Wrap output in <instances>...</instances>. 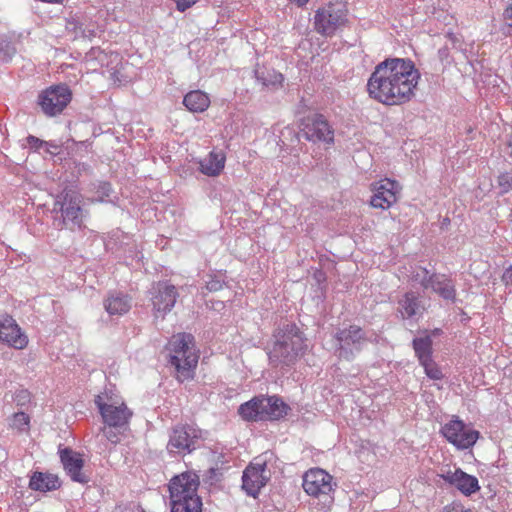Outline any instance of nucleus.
I'll list each match as a JSON object with an SVG mask.
<instances>
[{
  "instance_id": "f257e3e1",
  "label": "nucleus",
  "mask_w": 512,
  "mask_h": 512,
  "mask_svg": "<svg viewBox=\"0 0 512 512\" xmlns=\"http://www.w3.org/2000/svg\"><path fill=\"white\" fill-rule=\"evenodd\" d=\"M420 73L408 58H387L375 66L367 81V92L375 101L393 106L409 102L415 95Z\"/></svg>"
},
{
  "instance_id": "f03ea898",
  "label": "nucleus",
  "mask_w": 512,
  "mask_h": 512,
  "mask_svg": "<svg viewBox=\"0 0 512 512\" xmlns=\"http://www.w3.org/2000/svg\"><path fill=\"white\" fill-rule=\"evenodd\" d=\"M273 345L268 351L273 367H289L302 356L307 348L303 333L294 323H283L273 334Z\"/></svg>"
},
{
  "instance_id": "7ed1b4c3",
  "label": "nucleus",
  "mask_w": 512,
  "mask_h": 512,
  "mask_svg": "<svg viewBox=\"0 0 512 512\" xmlns=\"http://www.w3.org/2000/svg\"><path fill=\"white\" fill-rule=\"evenodd\" d=\"M167 349L169 363L175 368L177 379L183 382L192 378L199 359L194 337L189 333L173 335Z\"/></svg>"
},
{
  "instance_id": "20e7f679",
  "label": "nucleus",
  "mask_w": 512,
  "mask_h": 512,
  "mask_svg": "<svg viewBox=\"0 0 512 512\" xmlns=\"http://www.w3.org/2000/svg\"><path fill=\"white\" fill-rule=\"evenodd\" d=\"M199 478L193 473H182L169 483L171 512H202L198 496Z\"/></svg>"
},
{
  "instance_id": "39448f33",
  "label": "nucleus",
  "mask_w": 512,
  "mask_h": 512,
  "mask_svg": "<svg viewBox=\"0 0 512 512\" xmlns=\"http://www.w3.org/2000/svg\"><path fill=\"white\" fill-rule=\"evenodd\" d=\"M95 404L105 425L116 428L128 427L133 413L112 391H105L97 395Z\"/></svg>"
},
{
  "instance_id": "423d86ee",
  "label": "nucleus",
  "mask_w": 512,
  "mask_h": 512,
  "mask_svg": "<svg viewBox=\"0 0 512 512\" xmlns=\"http://www.w3.org/2000/svg\"><path fill=\"white\" fill-rule=\"evenodd\" d=\"M334 339L338 357L347 361L353 360L369 341L366 331L355 324L337 330Z\"/></svg>"
},
{
  "instance_id": "0eeeda50",
  "label": "nucleus",
  "mask_w": 512,
  "mask_h": 512,
  "mask_svg": "<svg viewBox=\"0 0 512 512\" xmlns=\"http://www.w3.org/2000/svg\"><path fill=\"white\" fill-rule=\"evenodd\" d=\"M202 442L201 430L191 425H177L172 428L167 451L173 455H186L198 449Z\"/></svg>"
},
{
  "instance_id": "6e6552de",
  "label": "nucleus",
  "mask_w": 512,
  "mask_h": 512,
  "mask_svg": "<svg viewBox=\"0 0 512 512\" xmlns=\"http://www.w3.org/2000/svg\"><path fill=\"white\" fill-rule=\"evenodd\" d=\"M347 21V10L342 3H329L319 8L314 16V25L318 33L332 36Z\"/></svg>"
},
{
  "instance_id": "1a4fd4ad",
  "label": "nucleus",
  "mask_w": 512,
  "mask_h": 512,
  "mask_svg": "<svg viewBox=\"0 0 512 512\" xmlns=\"http://www.w3.org/2000/svg\"><path fill=\"white\" fill-rule=\"evenodd\" d=\"M271 478L266 455L256 457L243 471L242 488L247 495L256 498Z\"/></svg>"
},
{
  "instance_id": "9d476101",
  "label": "nucleus",
  "mask_w": 512,
  "mask_h": 512,
  "mask_svg": "<svg viewBox=\"0 0 512 512\" xmlns=\"http://www.w3.org/2000/svg\"><path fill=\"white\" fill-rule=\"evenodd\" d=\"M302 487L304 491L311 497L315 498H331L336 483L333 476L321 468H311L303 475Z\"/></svg>"
},
{
  "instance_id": "9b49d317",
  "label": "nucleus",
  "mask_w": 512,
  "mask_h": 512,
  "mask_svg": "<svg viewBox=\"0 0 512 512\" xmlns=\"http://www.w3.org/2000/svg\"><path fill=\"white\" fill-rule=\"evenodd\" d=\"M441 434L457 449L472 447L479 438V432L469 428L458 417H454L441 428Z\"/></svg>"
},
{
  "instance_id": "f8f14e48",
  "label": "nucleus",
  "mask_w": 512,
  "mask_h": 512,
  "mask_svg": "<svg viewBox=\"0 0 512 512\" xmlns=\"http://www.w3.org/2000/svg\"><path fill=\"white\" fill-rule=\"evenodd\" d=\"M72 93L66 85H55L44 90L38 103L47 116L60 114L71 101Z\"/></svg>"
},
{
  "instance_id": "ddd939ff",
  "label": "nucleus",
  "mask_w": 512,
  "mask_h": 512,
  "mask_svg": "<svg viewBox=\"0 0 512 512\" xmlns=\"http://www.w3.org/2000/svg\"><path fill=\"white\" fill-rule=\"evenodd\" d=\"M151 295L154 315L162 319L173 309L179 296L177 288L167 281L154 284Z\"/></svg>"
},
{
  "instance_id": "4468645a",
  "label": "nucleus",
  "mask_w": 512,
  "mask_h": 512,
  "mask_svg": "<svg viewBox=\"0 0 512 512\" xmlns=\"http://www.w3.org/2000/svg\"><path fill=\"white\" fill-rule=\"evenodd\" d=\"M303 133L308 141L322 142L328 145L334 143V128L322 114L308 116L304 122Z\"/></svg>"
},
{
  "instance_id": "2eb2a0df",
  "label": "nucleus",
  "mask_w": 512,
  "mask_h": 512,
  "mask_svg": "<svg viewBox=\"0 0 512 512\" xmlns=\"http://www.w3.org/2000/svg\"><path fill=\"white\" fill-rule=\"evenodd\" d=\"M0 342L17 350L26 348L29 342L16 320L6 313L0 314Z\"/></svg>"
},
{
  "instance_id": "dca6fc26",
  "label": "nucleus",
  "mask_w": 512,
  "mask_h": 512,
  "mask_svg": "<svg viewBox=\"0 0 512 512\" xmlns=\"http://www.w3.org/2000/svg\"><path fill=\"white\" fill-rule=\"evenodd\" d=\"M62 223L70 230L83 227L84 211L81 207V196L75 192H66L61 205Z\"/></svg>"
},
{
  "instance_id": "f3484780",
  "label": "nucleus",
  "mask_w": 512,
  "mask_h": 512,
  "mask_svg": "<svg viewBox=\"0 0 512 512\" xmlns=\"http://www.w3.org/2000/svg\"><path fill=\"white\" fill-rule=\"evenodd\" d=\"M371 189L374 193L370 201L371 206L388 209L397 201L400 186L396 181L385 178L373 183Z\"/></svg>"
},
{
  "instance_id": "a211bd4d",
  "label": "nucleus",
  "mask_w": 512,
  "mask_h": 512,
  "mask_svg": "<svg viewBox=\"0 0 512 512\" xmlns=\"http://www.w3.org/2000/svg\"><path fill=\"white\" fill-rule=\"evenodd\" d=\"M59 457L66 474L73 482L87 484L90 477L83 471L84 459L71 448L59 449Z\"/></svg>"
},
{
  "instance_id": "6ab92c4d",
  "label": "nucleus",
  "mask_w": 512,
  "mask_h": 512,
  "mask_svg": "<svg viewBox=\"0 0 512 512\" xmlns=\"http://www.w3.org/2000/svg\"><path fill=\"white\" fill-rule=\"evenodd\" d=\"M119 61V54L106 52L100 47H92L85 55L84 62L88 70L97 71L102 67H109Z\"/></svg>"
},
{
  "instance_id": "aec40b11",
  "label": "nucleus",
  "mask_w": 512,
  "mask_h": 512,
  "mask_svg": "<svg viewBox=\"0 0 512 512\" xmlns=\"http://www.w3.org/2000/svg\"><path fill=\"white\" fill-rule=\"evenodd\" d=\"M106 312L111 317H120L129 312L132 307L131 298L122 292H110L103 302Z\"/></svg>"
},
{
  "instance_id": "412c9836",
  "label": "nucleus",
  "mask_w": 512,
  "mask_h": 512,
  "mask_svg": "<svg viewBox=\"0 0 512 512\" xmlns=\"http://www.w3.org/2000/svg\"><path fill=\"white\" fill-rule=\"evenodd\" d=\"M260 408L263 412V421L278 420L286 416L289 410V406L276 396L261 397Z\"/></svg>"
},
{
  "instance_id": "4be33fe9",
  "label": "nucleus",
  "mask_w": 512,
  "mask_h": 512,
  "mask_svg": "<svg viewBox=\"0 0 512 512\" xmlns=\"http://www.w3.org/2000/svg\"><path fill=\"white\" fill-rule=\"evenodd\" d=\"M398 312L402 319H412L421 316L423 306L419 296L413 291L406 292L398 301Z\"/></svg>"
},
{
  "instance_id": "5701e85b",
  "label": "nucleus",
  "mask_w": 512,
  "mask_h": 512,
  "mask_svg": "<svg viewBox=\"0 0 512 512\" xmlns=\"http://www.w3.org/2000/svg\"><path fill=\"white\" fill-rule=\"evenodd\" d=\"M61 482L57 475L35 472L29 482V487L35 491L47 492L60 488Z\"/></svg>"
},
{
  "instance_id": "b1692460",
  "label": "nucleus",
  "mask_w": 512,
  "mask_h": 512,
  "mask_svg": "<svg viewBox=\"0 0 512 512\" xmlns=\"http://www.w3.org/2000/svg\"><path fill=\"white\" fill-rule=\"evenodd\" d=\"M429 288L445 300L455 299V284L443 274H433V280Z\"/></svg>"
},
{
  "instance_id": "393cba45",
  "label": "nucleus",
  "mask_w": 512,
  "mask_h": 512,
  "mask_svg": "<svg viewBox=\"0 0 512 512\" xmlns=\"http://www.w3.org/2000/svg\"><path fill=\"white\" fill-rule=\"evenodd\" d=\"M200 171L207 176H218L224 169L225 156L222 153L210 152L209 155L199 162Z\"/></svg>"
},
{
  "instance_id": "a878e982",
  "label": "nucleus",
  "mask_w": 512,
  "mask_h": 512,
  "mask_svg": "<svg viewBox=\"0 0 512 512\" xmlns=\"http://www.w3.org/2000/svg\"><path fill=\"white\" fill-rule=\"evenodd\" d=\"M183 104L189 111L200 113L207 110L210 105V99L206 93L200 90H193L184 96Z\"/></svg>"
},
{
  "instance_id": "bb28decb",
  "label": "nucleus",
  "mask_w": 512,
  "mask_h": 512,
  "mask_svg": "<svg viewBox=\"0 0 512 512\" xmlns=\"http://www.w3.org/2000/svg\"><path fill=\"white\" fill-rule=\"evenodd\" d=\"M261 398L255 397L239 406L238 413L246 421H263Z\"/></svg>"
},
{
  "instance_id": "cd10ccee",
  "label": "nucleus",
  "mask_w": 512,
  "mask_h": 512,
  "mask_svg": "<svg viewBox=\"0 0 512 512\" xmlns=\"http://www.w3.org/2000/svg\"><path fill=\"white\" fill-rule=\"evenodd\" d=\"M454 486L465 496H470L480 490L478 479L461 469H459V475Z\"/></svg>"
},
{
  "instance_id": "c85d7f7f",
  "label": "nucleus",
  "mask_w": 512,
  "mask_h": 512,
  "mask_svg": "<svg viewBox=\"0 0 512 512\" xmlns=\"http://www.w3.org/2000/svg\"><path fill=\"white\" fill-rule=\"evenodd\" d=\"M432 344V337L428 334L413 339L412 346L419 363L432 358Z\"/></svg>"
},
{
  "instance_id": "c756f323",
  "label": "nucleus",
  "mask_w": 512,
  "mask_h": 512,
  "mask_svg": "<svg viewBox=\"0 0 512 512\" xmlns=\"http://www.w3.org/2000/svg\"><path fill=\"white\" fill-rule=\"evenodd\" d=\"M255 76L264 86L281 84L283 81V75L274 70L261 71L257 69Z\"/></svg>"
},
{
  "instance_id": "7c9ffc66",
  "label": "nucleus",
  "mask_w": 512,
  "mask_h": 512,
  "mask_svg": "<svg viewBox=\"0 0 512 512\" xmlns=\"http://www.w3.org/2000/svg\"><path fill=\"white\" fill-rule=\"evenodd\" d=\"M411 281L420 284L424 289H429L433 280V274H430L426 268L417 267L411 275Z\"/></svg>"
},
{
  "instance_id": "2f4dec72",
  "label": "nucleus",
  "mask_w": 512,
  "mask_h": 512,
  "mask_svg": "<svg viewBox=\"0 0 512 512\" xmlns=\"http://www.w3.org/2000/svg\"><path fill=\"white\" fill-rule=\"evenodd\" d=\"M16 49L12 42L5 36H0V61L8 62L12 59Z\"/></svg>"
},
{
  "instance_id": "473e14b6",
  "label": "nucleus",
  "mask_w": 512,
  "mask_h": 512,
  "mask_svg": "<svg viewBox=\"0 0 512 512\" xmlns=\"http://www.w3.org/2000/svg\"><path fill=\"white\" fill-rule=\"evenodd\" d=\"M92 190L95 192V200L96 201H104L106 198L110 197L112 193L111 184L105 181H98L92 184Z\"/></svg>"
},
{
  "instance_id": "72a5a7b5",
  "label": "nucleus",
  "mask_w": 512,
  "mask_h": 512,
  "mask_svg": "<svg viewBox=\"0 0 512 512\" xmlns=\"http://www.w3.org/2000/svg\"><path fill=\"white\" fill-rule=\"evenodd\" d=\"M420 365L423 366L425 374L427 377L433 380H440L443 378V373L438 365L433 361V358H430L427 361L420 362Z\"/></svg>"
},
{
  "instance_id": "f704fd0d",
  "label": "nucleus",
  "mask_w": 512,
  "mask_h": 512,
  "mask_svg": "<svg viewBox=\"0 0 512 512\" xmlns=\"http://www.w3.org/2000/svg\"><path fill=\"white\" fill-rule=\"evenodd\" d=\"M497 184L500 189V194H506L512 190V173H501L497 178Z\"/></svg>"
},
{
  "instance_id": "c9c22d12",
  "label": "nucleus",
  "mask_w": 512,
  "mask_h": 512,
  "mask_svg": "<svg viewBox=\"0 0 512 512\" xmlns=\"http://www.w3.org/2000/svg\"><path fill=\"white\" fill-rule=\"evenodd\" d=\"M127 428H116V427H109L105 426L103 428V434L106 437V439L111 442L112 444H117L120 442V436L124 430Z\"/></svg>"
},
{
  "instance_id": "e433bc0d",
  "label": "nucleus",
  "mask_w": 512,
  "mask_h": 512,
  "mask_svg": "<svg viewBox=\"0 0 512 512\" xmlns=\"http://www.w3.org/2000/svg\"><path fill=\"white\" fill-rule=\"evenodd\" d=\"M225 284V277L222 274L211 275L209 280L206 282V289L209 292H217L223 288Z\"/></svg>"
},
{
  "instance_id": "4c0bfd02",
  "label": "nucleus",
  "mask_w": 512,
  "mask_h": 512,
  "mask_svg": "<svg viewBox=\"0 0 512 512\" xmlns=\"http://www.w3.org/2000/svg\"><path fill=\"white\" fill-rule=\"evenodd\" d=\"M26 142L28 144V146L33 149L34 151H38L40 150L41 148L44 147V145L47 144V141H44V140H41L33 135H29L27 138H26Z\"/></svg>"
},
{
  "instance_id": "58836bf2",
  "label": "nucleus",
  "mask_w": 512,
  "mask_h": 512,
  "mask_svg": "<svg viewBox=\"0 0 512 512\" xmlns=\"http://www.w3.org/2000/svg\"><path fill=\"white\" fill-rule=\"evenodd\" d=\"M501 280L509 292H512V265L504 270Z\"/></svg>"
},
{
  "instance_id": "ea45409f",
  "label": "nucleus",
  "mask_w": 512,
  "mask_h": 512,
  "mask_svg": "<svg viewBox=\"0 0 512 512\" xmlns=\"http://www.w3.org/2000/svg\"><path fill=\"white\" fill-rule=\"evenodd\" d=\"M14 425L19 429H22V426H26L29 423V416L24 412H19L14 415L13 419Z\"/></svg>"
},
{
  "instance_id": "a19ab883",
  "label": "nucleus",
  "mask_w": 512,
  "mask_h": 512,
  "mask_svg": "<svg viewBox=\"0 0 512 512\" xmlns=\"http://www.w3.org/2000/svg\"><path fill=\"white\" fill-rule=\"evenodd\" d=\"M459 469H456L455 471H451V470H448L447 472L445 473H442L440 474L439 476L447 483H449L450 485H453L455 484L457 478H458V475H459Z\"/></svg>"
},
{
  "instance_id": "79ce46f5",
  "label": "nucleus",
  "mask_w": 512,
  "mask_h": 512,
  "mask_svg": "<svg viewBox=\"0 0 512 512\" xmlns=\"http://www.w3.org/2000/svg\"><path fill=\"white\" fill-rule=\"evenodd\" d=\"M442 512H472L459 502H453L443 507Z\"/></svg>"
},
{
  "instance_id": "37998d69",
  "label": "nucleus",
  "mask_w": 512,
  "mask_h": 512,
  "mask_svg": "<svg viewBox=\"0 0 512 512\" xmlns=\"http://www.w3.org/2000/svg\"><path fill=\"white\" fill-rule=\"evenodd\" d=\"M176 4L177 10L184 12L192 5L195 4L196 0H173Z\"/></svg>"
},
{
  "instance_id": "c03bdc74",
  "label": "nucleus",
  "mask_w": 512,
  "mask_h": 512,
  "mask_svg": "<svg viewBox=\"0 0 512 512\" xmlns=\"http://www.w3.org/2000/svg\"><path fill=\"white\" fill-rule=\"evenodd\" d=\"M503 19L506 23V25L509 27V28H512V3L509 4L504 12H503Z\"/></svg>"
},
{
  "instance_id": "a18cd8bd",
  "label": "nucleus",
  "mask_w": 512,
  "mask_h": 512,
  "mask_svg": "<svg viewBox=\"0 0 512 512\" xmlns=\"http://www.w3.org/2000/svg\"><path fill=\"white\" fill-rule=\"evenodd\" d=\"M46 152L51 154V155H55L58 153L59 149H60V146L56 143V142H47L46 145H44V147Z\"/></svg>"
},
{
  "instance_id": "49530a36",
  "label": "nucleus",
  "mask_w": 512,
  "mask_h": 512,
  "mask_svg": "<svg viewBox=\"0 0 512 512\" xmlns=\"http://www.w3.org/2000/svg\"><path fill=\"white\" fill-rule=\"evenodd\" d=\"M80 33L83 37H93L95 36V30L94 29H88L87 31L85 29H82V26H79Z\"/></svg>"
},
{
  "instance_id": "de8ad7c7",
  "label": "nucleus",
  "mask_w": 512,
  "mask_h": 512,
  "mask_svg": "<svg viewBox=\"0 0 512 512\" xmlns=\"http://www.w3.org/2000/svg\"><path fill=\"white\" fill-rule=\"evenodd\" d=\"M111 79L114 81V83H122V79L120 77V72L118 70H113L111 72Z\"/></svg>"
},
{
  "instance_id": "09e8293b",
  "label": "nucleus",
  "mask_w": 512,
  "mask_h": 512,
  "mask_svg": "<svg viewBox=\"0 0 512 512\" xmlns=\"http://www.w3.org/2000/svg\"><path fill=\"white\" fill-rule=\"evenodd\" d=\"M309 0H289V2L297 5L298 7H303L308 3Z\"/></svg>"
},
{
  "instance_id": "8fccbe9b",
  "label": "nucleus",
  "mask_w": 512,
  "mask_h": 512,
  "mask_svg": "<svg viewBox=\"0 0 512 512\" xmlns=\"http://www.w3.org/2000/svg\"><path fill=\"white\" fill-rule=\"evenodd\" d=\"M439 332H440V330H439V329H435V330L433 331V335H438V334H439Z\"/></svg>"
}]
</instances>
